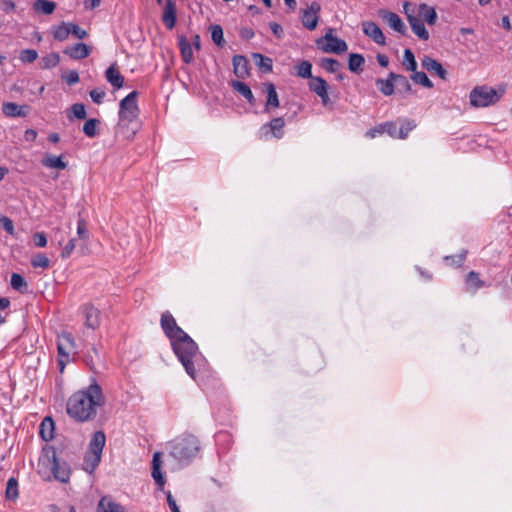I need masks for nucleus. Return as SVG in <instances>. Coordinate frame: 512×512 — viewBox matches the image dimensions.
I'll use <instances>...</instances> for the list:
<instances>
[{
	"label": "nucleus",
	"instance_id": "1",
	"mask_svg": "<svg viewBox=\"0 0 512 512\" xmlns=\"http://www.w3.org/2000/svg\"><path fill=\"white\" fill-rule=\"evenodd\" d=\"M105 399L100 385L93 382L85 389L73 393L66 405L67 414L77 422H88L97 415V409L104 405Z\"/></svg>",
	"mask_w": 512,
	"mask_h": 512
},
{
	"label": "nucleus",
	"instance_id": "2",
	"mask_svg": "<svg viewBox=\"0 0 512 512\" xmlns=\"http://www.w3.org/2000/svg\"><path fill=\"white\" fill-rule=\"evenodd\" d=\"M162 328L171 340V344L175 354L184 366L187 374L195 379L196 369L194 359L198 355V347L196 343L177 326V322H161Z\"/></svg>",
	"mask_w": 512,
	"mask_h": 512
},
{
	"label": "nucleus",
	"instance_id": "3",
	"mask_svg": "<svg viewBox=\"0 0 512 512\" xmlns=\"http://www.w3.org/2000/svg\"><path fill=\"white\" fill-rule=\"evenodd\" d=\"M169 455L181 465H188L199 453L200 443L196 436L184 433L169 443Z\"/></svg>",
	"mask_w": 512,
	"mask_h": 512
},
{
	"label": "nucleus",
	"instance_id": "4",
	"mask_svg": "<svg viewBox=\"0 0 512 512\" xmlns=\"http://www.w3.org/2000/svg\"><path fill=\"white\" fill-rule=\"evenodd\" d=\"M105 442L106 436L103 431H96L93 434L83 461V469L86 472L92 473L99 465Z\"/></svg>",
	"mask_w": 512,
	"mask_h": 512
},
{
	"label": "nucleus",
	"instance_id": "5",
	"mask_svg": "<svg viewBox=\"0 0 512 512\" xmlns=\"http://www.w3.org/2000/svg\"><path fill=\"white\" fill-rule=\"evenodd\" d=\"M40 461L47 466H50L51 472L56 480L66 483L70 477V469L65 461H60L57 458L54 448L44 450V455Z\"/></svg>",
	"mask_w": 512,
	"mask_h": 512
},
{
	"label": "nucleus",
	"instance_id": "6",
	"mask_svg": "<svg viewBox=\"0 0 512 512\" xmlns=\"http://www.w3.org/2000/svg\"><path fill=\"white\" fill-rule=\"evenodd\" d=\"M504 90L498 93L494 88L475 87L470 92V103L474 107H487L495 104L503 95Z\"/></svg>",
	"mask_w": 512,
	"mask_h": 512
},
{
	"label": "nucleus",
	"instance_id": "7",
	"mask_svg": "<svg viewBox=\"0 0 512 512\" xmlns=\"http://www.w3.org/2000/svg\"><path fill=\"white\" fill-rule=\"evenodd\" d=\"M137 91H132L125 98L120 101L119 109V123H131L139 115V108L137 105Z\"/></svg>",
	"mask_w": 512,
	"mask_h": 512
},
{
	"label": "nucleus",
	"instance_id": "8",
	"mask_svg": "<svg viewBox=\"0 0 512 512\" xmlns=\"http://www.w3.org/2000/svg\"><path fill=\"white\" fill-rule=\"evenodd\" d=\"M332 31V29H329L324 37L317 42V44L326 53L341 54L346 52L348 49L347 43L344 40L334 36Z\"/></svg>",
	"mask_w": 512,
	"mask_h": 512
},
{
	"label": "nucleus",
	"instance_id": "9",
	"mask_svg": "<svg viewBox=\"0 0 512 512\" xmlns=\"http://www.w3.org/2000/svg\"><path fill=\"white\" fill-rule=\"evenodd\" d=\"M309 89L315 93L321 100L323 106H328L331 103L328 89L329 85L322 77L315 76L309 81Z\"/></svg>",
	"mask_w": 512,
	"mask_h": 512
},
{
	"label": "nucleus",
	"instance_id": "10",
	"mask_svg": "<svg viewBox=\"0 0 512 512\" xmlns=\"http://www.w3.org/2000/svg\"><path fill=\"white\" fill-rule=\"evenodd\" d=\"M320 11L321 5L318 2H312L307 9L302 11L301 21L306 29L312 31L317 27Z\"/></svg>",
	"mask_w": 512,
	"mask_h": 512
},
{
	"label": "nucleus",
	"instance_id": "11",
	"mask_svg": "<svg viewBox=\"0 0 512 512\" xmlns=\"http://www.w3.org/2000/svg\"><path fill=\"white\" fill-rule=\"evenodd\" d=\"M379 16L387 23L391 29L402 35L406 34L407 27L398 14L387 10H380Z\"/></svg>",
	"mask_w": 512,
	"mask_h": 512
},
{
	"label": "nucleus",
	"instance_id": "12",
	"mask_svg": "<svg viewBox=\"0 0 512 512\" xmlns=\"http://www.w3.org/2000/svg\"><path fill=\"white\" fill-rule=\"evenodd\" d=\"M362 29L365 35L370 37L378 45H385V36L379 26L372 21H364Z\"/></svg>",
	"mask_w": 512,
	"mask_h": 512
},
{
	"label": "nucleus",
	"instance_id": "13",
	"mask_svg": "<svg viewBox=\"0 0 512 512\" xmlns=\"http://www.w3.org/2000/svg\"><path fill=\"white\" fill-rule=\"evenodd\" d=\"M29 110L28 105H18L14 102H4L2 104V112L6 117H26Z\"/></svg>",
	"mask_w": 512,
	"mask_h": 512
},
{
	"label": "nucleus",
	"instance_id": "14",
	"mask_svg": "<svg viewBox=\"0 0 512 512\" xmlns=\"http://www.w3.org/2000/svg\"><path fill=\"white\" fill-rule=\"evenodd\" d=\"M421 65L427 71L436 74L443 80L447 78V71L443 68L442 64L430 56H424L421 59Z\"/></svg>",
	"mask_w": 512,
	"mask_h": 512
},
{
	"label": "nucleus",
	"instance_id": "15",
	"mask_svg": "<svg viewBox=\"0 0 512 512\" xmlns=\"http://www.w3.org/2000/svg\"><path fill=\"white\" fill-rule=\"evenodd\" d=\"M74 348V339L70 333L63 332L58 336L57 349L60 356L69 357Z\"/></svg>",
	"mask_w": 512,
	"mask_h": 512
},
{
	"label": "nucleus",
	"instance_id": "16",
	"mask_svg": "<svg viewBox=\"0 0 512 512\" xmlns=\"http://www.w3.org/2000/svg\"><path fill=\"white\" fill-rule=\"evenodd\" d=\"M63 53L72 59L80 60L88 57L91 53V49L85 43H77L71 47L65 48Z\"/></svg>",
	"mask_w": 512,
	"mask_h": 512
},
{
	"label": "nucleus",
	"instance_id": "17",
	"mask_svg": "<svg viewBox=\"0 0 512 512\" xmlns=\"http://www.w3.org/2000/svg\"><path fill=\"white\" fill-rule=\"evenodd\" d=\"M162 22L167 29H173L176 24V5L172 0H166Z\"/></svg>",
	"mask_w": 512,
	"mask_h": 512
},
{
	"label": "nucleus",
	"instance_id": "18",
	"mask_svg": "<svg viewBox=\"0 0 512 512\" xmlns=\"http://www.w3.org/2000/svg\"><path fill=\"white\" fill-rule=\"evenodd\" d=\"M419 18H423V20L428 25H434L437 22L438 16L436 10L425 3H422L418 6V16Z\"/></svg>",
	"mask_w": 512,
	"mask_h": 512
},
{
	"label": "nucleus",
	"instance_id": "19",
	"mask_svg": "<svg viewBox=\"0 0 512 512\" xmlns=\"http://www.w3.org/2000/svg\"><path fill=\"white\" fill-rule=\"evenodd\" d=\"M408 22L414 34H416L420 39L425 41L429 39V32L419 17L415 15H409Z\"/></svg>",
	"mask_w": 512,
	"mask_h": 512
},
{
	"label": "nucleus",
	"instance_id": "20",
	"mask_svg": "<svg viewBox=\"0 0 512 512\" xmlns=\"http://www.w3.org/2000/svg\"><path fill=\"white\" fill-rule=\"evenodd\" d=\"M233 70L238 78H245L249 74L248 61L242 55L233 57Z\"/></svg>",
	"mask_w": 512,
	"mask_h": 512
},
{
	"label": "nucleus",
	"instance_id": "21",
	"mask_svg": "<svg viewBox=\"0 0 512 512\" xmlns=\"http://www.w3.org/2000/svg\"><path fill=\"white\" fill-rule=\"evenodd\" d=\"M285 126L284 119L281 117H277L272 119L268 124L263 126V129H269L265 133L271 132L274 137L280 139L283 137V128Z\"/></svg>",
	"mask_w": 512,
	"mask_h": 512
},
{
	"label": "nucleus",
	"instance_id": "22",
	"mask_svg": "<svg viewBox=\"0 0 512 512\" xmlns=\"http://www.w3.org/2000/svg\"><path fill=\"white\" fill-rule=\"evenodd\" d=\"M107 81L116 89H119L124 84V77L121 75L119 70L111 65L105 72Z\"/></svg>",
	"mask_w": 512,
	"mask_h": 512
},
{
	"label": "nucleus",
	"instance_id": "23",
	"mask_svg": "<svg viewBox=\"0 0 512 512\" xmlns=\"http://www.w3.org/2000/svg\"><path fill=\"white\" fill-rule=\"evenodd\" d=\"M54 421L51 417H45L40 424L39 434L44 441H50L54 437Z\"/></svg>",
	"mask_w": 512,
	"mask_h": 512
},
{
	"label": "nucleus",
	"instance_id": "24",
	"mask_svg": "<svg viewBox=\"0 0 512 512\" xmlns=\"http://www.w3.org/2000/svg\"><path fill=\"white\" fill-rule=\"evenodd\" d=\"M391 78L394 79V85L395 88L398 89V92L405 94H411L413 92L409 80L404 75L391 72Z\"/></svg>",
	"mask_w": 512,
	"mask_h": 512
},
{
	"label": "nucleus",
	"instance_id": "25",
	"mask_svg": "<svg viewBox=\"0 0 512 512\" xmlns=\"http://www.w3.org/2000/svg\"><path fill=\"white\" fill-rule=\"evenodd\" d=\"M97 512H125L124 508L108 497H103L98 504Z\"/></svg>",
	"mask_w": 512,
	"mask_h": 512
},
{
	"label": "nucleus",
	"instance_id": "26",
	"mask_svg": "<svg viewBox=\"0 0 512 512\" xmlns=\"http://www.w3.org/2000/svg\"><path fill=\"white\" fill-rule=\"evenodd\" d=\"M232 88L240 93L250 104L255 103V97L250 89V87L241 81H232L231 82Z\"/></svg>",
	"mask_w": 512,
	"mask_h": 512
},
{
	"label": "nucleus",
	"instance_id": "27",
	"mask_svg": "<svg viewBox=\"0 0 512 512\" xmlns=\"http://www.w3.org/2000/svg\"><path fill=\"white\" fill-rule=\"evenodd\" d=\"M56 9V3L49 0H35L33 3V10L37 13L50 15Z\"/></svg>",
	"mask_w": 512,
	"mask_h": 512
},
{
	"label": "nucleus",
	"instance_id": "28",
	"mask_svg": "<svg viewBox=\"0 0 512 512\" xmlns=\"http://www.w3.org/2000/svg\"><path fill=\"white\" fill-rule=\"evenodd\" d=\"M394 79L391 78V72L388 75L387 79H377L376 80V86L379 89V91L385 95L390 96L394 93L395 85H394Z\"/></svg>",
	"mask_w": 512,
	"mask_h": 512
},
{
	"label": "nucleus",
	"instance_id": "29",
	"mask_svg": "<svg viewBox=\"0 0 512 512\" xmlns=\"http://www.w3.org/2000/svg\"><path fill=\"white\" fill-rule=\"evenodd\" d=\"M267 100H266V111H270V108L279 107V99L275 86L272 83L266 84Z\"/></svg>",
	"mask_w": 512,
	"mask_h": 512
},
{
	"label": "nucleus",
	"instance_id": "30",
	"mask_svg": "<svg viewBox=\"0 0 512 512\" xmlns=\"http://www.w3.org/2000/svg\"><path fill=\"white\" fill-rule=\"evenodd\" d=\"M178 44L183 61L187 64L191 63L193 60L191 43L184 36H181Z\"/></svg>",
	"mask_w": 512,
	"mask_h": 512
},
{
	"label": "nucleus",
	"instance_id": "31",
	"mask_svg": "<svg viewBox=\"0 0 512 512\" xmlns=\"http://www.w3.org/2000/svg\"><path fill=\"white\" fill-rule=\"evenodd\" d=\"M365 59L363 55L351 53L349 55L348 68L351 72L359 74L363 70Z\"/></svg>",
	"mask_w": 512,
	"mask_h": 512
},
{
	"label": "nucleus",
	"instance_id": "32",
	"mask_svg": "<svg viewBox=\"0 0 512 512\" xmlns=\"http://www.w3.org/2000/svg\"><path fill=\"white\" fill-rule=\"evenodd\" d=\"M42 164L48 168H54L64 170L67 167V163L62 160L61 157L55 155H47L42 159Z\"/></svg>",
	"mask_w": 512,
	"mask_h": 512
},
{
	"label": "nucleus",
	"instance_id": "33",
	"mask_svg": "<svg viewBox=\"0 0 512 512\" xmlns=\"http://www.w3.org/2000/svg\"><path fill=\"white\" fill-rule=\"evenodd\" d=\"M60 62L58 53L52 52L41 58L40 67L42 69H51L56 67Z\"/></svg>",
	"mask_w": 512,
	"mask_h": 512
},
{
	"label": "nucleus",
	"instance_id": "34",
	"mask_svg": "<svg viewBox=\"0 0 512 512\" xmlns=\"http://www.w3.org/2000/svg\"><path fill=\"white\" fill-rule=\"evenodd\" d=\"M466 285L469 291L475 292L484 285V282L479 278L478 273L471 271L466 277Z\"/></svg>",
	"mask_w": 512,
	"mask_h": 512
},
{
	"label": "nucleus",
	"instance_id": "35",
	"mask_svg": "<svg viewBox=\"0 0 512 512\" xmlns=\"http://www.w3.org/2000/svg\"><path fill=\"white\" fill-rule=\"evenodd\" d=\"M296 75L303 79H312V64L308 61H301L296 67Z\"/></svg>",
	"mask_w": 512,
	"mask_h": 512
},
{
	"label": "nucleus",
	"instance_id": "36",
	"mask_svg": "<svg viewBox=\"0 0 512 512\" xmlns=\"http://www.w3.org/2000/svg\"><path fill=\"white\" fill-rule=\"evenodd\" d=\"M5 496L7 500H16L18 498V482L14 477L8 479L6 484Z\"/></svg>",
	"mask_w": 512,
	"mask_h": 512
},
{
	"label": "nucleus",
	"instance_id": "37",
	"mask_svg": "<svg viewBox=\"0 0 512 512\" xmlns=\"http://www.w3.org/2000/svg\"><path fill=\"white\" fill-rule=\"evenodd\" d=\"M10 284L14 290H17L20 292L26 291L28 288V284L25 281L24 277L18 273H13L11 275Z\"/></svg>",
	"mask_w": 512,
	"mask_h": 512
},
{
	"label": "nucleus",
	"instance_id": "38",
	"mask_svg": "<svg viewBox=\"0 0 512 512\" xmlns=\"http://www.w3.org/2000/svg\"><path fill=\"white\" fill-rule=\"evenodd\" d=\"M253 59L255 63L266 72H270L272 70V60L269 57H265L260 53H254Z\"/></svg>",
	"mask_w": 512,
	"mask_h": 512
},
{
	"label": "nucleus",
	"instance_id": "39",
	"mask_svg": "<svg viewBox=\"0 0 512 512\" xmlns=\"http://www.w3.org/2000/svg\"><path fill=\"white\" fill-rule=\"evenodd\" d=\"M31 265L34 268L47 269L50 266V260L45 254L37 253L32 257Z\"/></svg>",
	"mask_w": 512,
	"mask_h": 512
},
{
	"label": "nucleus",
	"instance_id": "40",
	"mask_svg": "<svg viewBox=\"0 0 512 512\" xmlns=\"http://www.w3.org/2000/svg\"><path fill=\"white\" fill-rule=\"evenodd\" d=\"M80 315L85 320H91L92 318H98L100 316V312L93 305L84 304L80 309Z\"/></svg>",
	"mask_w": 512,
	"mask_h": 512
},
{
	"label": "nucleus",
	"instance_id": "41",
	"mask_svg": "<svg viewBox=\"0 0 512 512\" xmlns=\"http://www.w3.org/2000/svg\"><path fill=\"white\" fill-rule=\"evenodd\" d=\"M77 236L80 240L87 242L90 236L88 223L84 218H79L77 222Z\"/></svg>",
	"mask_w": 512,
	"mask_h": 512
},
{
	"label": "nucleus",
	"instance_id": "42",
	"mask_svg": "<svg viewBox=\"0 0 512 512\" xmlns=\"http://www.w3.org/2000/svg\"><path fill=\"white\" fill-rule=\"evenodd\" d=\"M100 121L98 119H89L84 123L83 132L87 137L93 138L97 135V126Z\"/></svg>",
	"mask_w": 512,
	"mask_h": 512
},
{
	"label": "nucleus",
	"instance_id": "43",
	"mask_svg": "<svg viewBox=\"0 0 512 512\" xmlns=\"http://www.w3.org/2000/svg\"><path fill=\"white\" fill-rule=\"evenodd\" d=\"M411 79L415 83L422 85L425 88L433 87V83L431 82V80L427 77V75L424 72H419V71L415 70V72H413V74L411 75Z\"/></svg>",
	"mask_w": 512,
	"mask_h": 512
},
{
	"label": "nucleus",
	"instance_id": "44",
	"mask_svg": "<svg viewBox=\"0 0 512 512\" xmlns=\"http://www.w3.org/2000/svg\"><path fill=\"white\" fill-rule=\"evenodd\" d=\"M210 31H211V38H212L213 42L216 45L222 47L225 43L222 27L220 25H211Z\"/></svg>",
	"mask_w": 512,
	"mask_h": 512
},
{
	"label": "nucleus",
	"instance_id": "45",
	"mask_svg": "<svg viewBox=\"0 0 512 512\" xmlns=\"http://www.w3.org/2000/svg\"><path fill=\"white\" fill-rule=\"evenodd\" d=\"M403 65L406 67L407 70L412 72H415V70L417 69V62L415 60L413 52L410 49L404 50Z\"/></svg>",
	"mask_w": 512,
	"mask_h": 512
},
{
	"label": "nucleus",
	"instance_id": "46",
	"mask_svg": "<svg viewBox=\"0 0 512 512\" xmlns=\"http://www.w3.org/2000/svg\"><path fill=\"white\" fill-rule=\"evenodd\" d=\"M70 34L69 23L63 22L61 25L56 27L53 31V36L58 41H64Z\"/></svg>",
	"mask_w": 512,
	"mask_h": 512
},
{
	"label": "nucleus",
	"instance_id": "47",
	"mask_svg": "<svg viewBox=\"0 0 512 512\" xmlns=\"http://www.w3.org/2000/svg\"><path fill=\"white\" fill-rule=\"evenodd\" d=\"M321 67L330 73H334L339 69L340 63L333 58H323L321 60Z\"/></svg>",
	"mask_w": 512,
	"mask_h": 512
},
{
	"label": "nucleus",
	"instance_id": "48",
	"mask_svg": "<svg viewBox=\"0 0 512 512\" xmlns=\"http://www.w3.org/2000/svg\"><path fill=\"white\" fill-rule=\"evenodd\" d=\"M37 58L38 53L34 49H24L19 55V59L24 63H33Z\"/></svg>",
	"mask_w": 512,
	"mask_h": 512
},
{
	"label": "nucleus",
	"instance_id": "49",
	"mask_svg": "<svg viewBox=\"0 0 512 512\" xmlns=\"http://www.w3.org/2000/svg\"><path fill=\"white\" fill-rule=\"evenodd\" d=\"M152 477L155 480L156 484L160 487V489H163V487L166 483V480L161 471V467L152 466Z\"/></svg>",
	"mask_w": 512,
	"mask_h": 512
},
{
	"label": "nucleus",
	"instance_id": "50",
	"mask_svg": "<svg viewBox=\"0 0 512 512\" xmlns=\"http://www.w3.org/2000/svg\"><path fill=\"white\" fill-rule=\"evenodd\" d=\"M384 133H387L393 138H398L399 128L395 122L383 123Z\"/></svg>",
	"mask_w": 512,
	"mask_h": 512
},
{
	"label": "nucleus",
	"instance_id": "51",
	"mask_svg": "<svg viewBox=\"0 0 512 512\" xmlns=\"http://www.w3.org/2000/svg\"><path fill=\"white\" fill-rule=\"evenodd\" d=\"M69 31L74 37L78 39H84L87 36L86 30L82 29L78 25L74 23H69Z\"/></svg>",
	"mask_w": 512,
	"mask_h": 512
},
{
	"label": "nucleus",
	"instance_id": "52",
	"mask_svg": "<svg viewBox=\"0 0 512 512\" xmlns=\"http://www.w3.org/2000/svg\"><path fill=\"white\" fill-rule=\"evenodd\" d=\"M73 115L77 119H84L86 117V109L85 106L81 103H75L71 107Z\"/></svg>",
	"mask_w": 512,
	"mask_h": 512
},
{
	"label": "nucleus",
	"instance_id": "53",
	"mask_svg": "<svg viewBox=\"0 0 512 512\" xmlns=\"http://www.w3.org/2000/svg\"><path fill=\"white\" fill-rule=\"evenodd\" d=\"M415 127V124L412 121H407L404 125L399 128L398 138L405 139L409 132L412 131Z\"/></svg>",
	"mask_w": 512,
	"mask_h": 512
},
{
	"label": "nucleus",
	"instance_id": "54",
	"mask_svg": "<svg viewBox=\"0 0 512 512\" xmlns=\"http://www.w3.org/2000/svg\"><path fill=\"white\" fill-rule=\"evenodd\" d=\"M75 247H76V240H75V238H72L68 241L66 246L63 248V250L61 252V257L64 259L70 257V255L74 251Z\"/></svg>",
	"mask_w": 512,
	"mask_h": 512
},
{
	"label": "nucleus",
	"instance_id": "55",
	"mask_svg": "<svg viewBox=\"0 0 512 512\" xmlns=\"http://www.w3.org/2000/svg\"><path fill=\"white\" fill-rule=\"evenodd\" d=\"M0 224L8 234H14V225L10 218L6 216L0 217Z\"/></svg>",
	"mask_w": 512,
	"mask_h": 512
},
{
	"label": "nucleus",
	"instance_id": "56",
	"mask_svg": "<svg viewBox=\"0 0 512 512\" xmlns=\"http://www.w3.org/2000/svg\"><path fill=\"white\" fill-rule=\"evenodd\" d=\"M33 239L37 247H45L47 245V238L43 232L35 233Z\"/></svg>",
	"mask_w": 512,
	"mask_h": 512
},
{
	"label": "nucleus",
	"instance_id": "57",
	"mask_svg": "<svg viewBox=\"0 0 512 512\" xmlns=\"http://www.w3.org/2000/svg\"><path fill=\"white\" fill-rule=\"evenodd\" d=\"M105 95L106 94L104 91H99L97 89H93L90 91V97H91L92 101L96 104H101Z\"/></svg>",
	"mask_w": 512,
	"mask_h": 512
},
{
	"label": "nucleus",
	"instance_id": "58",
	"mask_svg": "<svg viewBox=\"0 0 512 512\" xmlns=\"http://www.w3.org/2000/svg\"><path fill=\"white\" fill-rule=\"evenodd\" d=\"M63 79H65L67 84L74 85L79 81V74L77 71H70L69 73L63 76Z\"/></svg>",
	"mask_w": 512,
	"mask_h": 512
},
{
	"label": "nucleus",
	"instance_id": "59",
	"mask_svg": "<svg viewBox=\"0 0 512 512\" xmlns=\"http://www.w3.org/2000/svg\"><path fill=\"white\" fill-rule=\"evenodd\" d=\"M382 127H383V123L379 124L378 126H376L374 128L369 129L366 132V136L370 137V138H375L377 135L383 134L384 133V128H382Z\"/></svg>",
	"mask_w": 512,
	"mask_h": 512
},
{
	"label": "nucleus",
	"instance_id": "60",
	"mask_svg": "<svg viewBox=\"0 0 512 512\" xmlns=\"http://www.w3.org/2000/svg\"><path fill=\"white\" fill-rule=\"evenodd\" d=\"M269 27L272 31V33L277 37V38H282V35H283V29L282 27L276 23V22H270L269 24Z\"/></svg>",
	"mask_w": 512,
	"mask_h": 512
},
{
	"label": "nucleus",
	"instance_id": "61",
	"mask_svg": "<svg viewBox=\"0 0 512 512\" xmlns=\"http://www.w3.org/2000/svg\"><path fill=\"white\" fill-rule=\"evenodd\" d=\"M167 503L172 512H180L179 507L176 504L175 499L173 498L171 492L167 493Z\"/></svg>",
	"mask_w": 512,
	"mask_h": 512
},
{
	"label": "nucleus",
	"instance_id": "62",
	"mask_svg": "<svg viewBox=\"0 0 512 512\" xmlns=\"http://www.w3.org/2000/svg\"><path fill=\"white\" fill-rule=\"evenodd\" d=\"M24 137L26 141H35L37 138V132L34 129H27Z\"/></svg>",
	"mask_w": 512,
	"mask_h": 512
},
{
	"label": "nucleus",
	"instance_id": "63",
	"mask_svg": "<svg viewBox=\"0 0 512 512\" xmlns=\"http://www.w3.org/2000/svg\"><path fill=\"white\" fill-rule=\"evenodd\" d=\"M101 3V0H84V6L86 9H95Z\"/></svg>",
	"mask_w": 512,
	"mask_h": 512
},
{
	"label": "nucleus",
	"instance_id": "64",
	"mask_svg": "<svg viewBox=\"0 0 512 512\" xmlns=\"http://www.w3.org/2000/svg\"><path fill=\"white\" fill-rule=\"evenodd\" d=\"M2 9L5 12H9L15 9V3L12 0H4L2 2Z\"/></svg>",
	"mask_w": 512,
	"mask_h": 512
}]
</instances>
